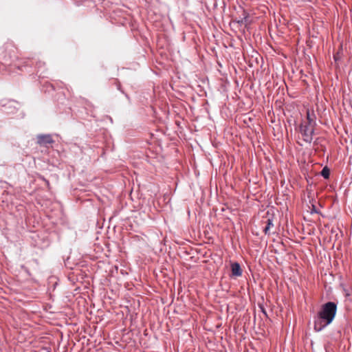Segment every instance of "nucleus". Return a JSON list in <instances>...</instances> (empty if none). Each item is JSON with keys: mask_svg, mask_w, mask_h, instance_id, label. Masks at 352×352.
Instances as JSON below:
<instances>
[{"mask_svg": "<svg viewBox=\"0 0 352 352\" xmlns=\"http://www.w3.org/2000/svg\"><path fill=\"white\" fill-rule=\"evenodd\" d=\"M95 3L101 4L104 8L109 7L111 0H92Z\"/></svg>", "mask_w": 352, "mask_h": 352, "instance_id": "7", "label": "nucleus"}, {"mask_svg": "<svg viewBox=\"0 0 352 352\" xmlns=\"http://www.w3.org/2000/svg\"><path fill=\"white\" fill-rule=\"evenodd\" d=\"M266 226L265 227V228L263 229V232L265 234H268L270 235V228L274 227V224H273V220L272 219H268L266 221Z\"/></svg>", "mask_w": 352, "mask_h": 352, "instance_id": "6", "label": "nucleus"}, {"mask_svg": "<svg viewBox=\"0 0 352 352\" xmlns=\"http://www.w3.org/2000/svg\"><path fill=\"white\" fill-rule=\"evenodd\" d=\"M337 313V304L327 302L321 306L320 309L314 317V329L320 332L329 325L334 320Z\"/></svg>", "mask_w": 352, "mask_h": 352, "instance_id": "1", "label": "nucleus"}, {"mask_svg": "<svg viewBox=\"0 0 352 352\" xmlns=\"http://www.w3.org/2000/svg\"><path fill=\"white\" fill-rule=\"evenodd\" d=\"M321 175L324 178V179H329V175H330V170L329 168L327 167V166H324L322 171H321Z\"/></svg>", "mask_w": 352, "mask_h": 352, "instance_id": "8", "label": "nucleus"}, {"mask_svg": "<svg viewBox=\"0 0 352 352\" xmlns=\"http://www.w3.org/2000/svg\"><path fill=\"white\" fill-rule=\"evenodd\" d=\"M37 143L40 145L47 146V144L54 143V140L52 137L49 134L38 135L37 136Z\"/></svg>", "mask_w": 352, "mask_h": 352, "instance_id": "3", "label": "nucleus"}, {"mask_svg": "<svg viewBox=\"0 0 352 352\" xmlns=\"http://www.w3.org/2000/svg\"><path fill=\"white\" fill-rule=\"evenodd\" d=\"M306 114V120H303L302 122L316 126L315 114L314 113H311L309 109L307 110Z\"/></svg>", "mask_w": 352, "mask_h": 352, "instance_id": "5", "label": "nucleus"}, {"mask_svg": "<svg viewBox=\"0 0 352 352\" xmlns=\"http://www.w3.org/2000/svg\"><path fill=\"white\" fill-rule=\"evenodd\" d=\"M231 272L232 276L235 277H239L242 275L243 270L239 263L235 262L231 264Z\"/></svg>", "mask_w": 352, "mask_h": 352, "instance_id": "4", "label": "nucleus"}, {"mask_svg": "<svg viewBox=\"0 0 352 352\" xmlns=\"http://www.w3.org/2000/svg\"><path fill=\"white\" fill-rule=\"evenodd\" d=\"M343 291H344V296H345L346 297H349V296H350V292H349V289H347L344 288V289H343Z\"/></svg>", "mask_w": 352, "mask_h": 352, "instance_id": "9", "label": "nucleus"}, {"mask_svg": "<svg viewBox=\"0 0 352 352\" xmlns=\"http://www.w3.org/2000/svg\"><path fill=\"white\" fill-rule=\"evenodd\" d=\"M316 126L301 122L299 125V132L300 133L302 140L310 144L313 140Z\"/></svg>", "mask_w": 352, "mask_h": 352, "instance_id": "2", "label": "nucleus"}]
</instances>
